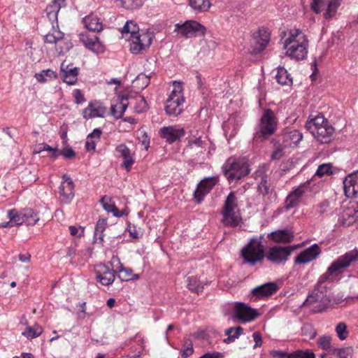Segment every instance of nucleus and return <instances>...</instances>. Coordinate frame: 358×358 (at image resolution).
Here are the masks:
<instances>
[{
	"label": "nucleus",
	"mask_w": 358,
	"mask_h": 358,
	"mask_svg": "<svg viewBox=\"0 0 358 358\" xmlns=\"http://www.w3.org/2000/svg\"><path fill=\"white\" fill-rule=\"evenodd\" d=\"M341 1L342 0H312L310 8L317 14L326 10L324 17L326 19H329L336 14Z\"/></svg>",
	"instance_id": "nucleus-11"
},
{
	"label": "nucleus",
	"mask_w": 358,
	"mask_h": 358,
	"mask_svg": "<svg viewBox=\"0 0 358 358\" xmlns=\"http://www.w3.org/2000/svg\"><path fill=\"white\" fill-rule=\"evenodd\" d=\"M100 201L103 209L108 213H112L115 217H120L124 215L123 212H120L110 197L104 196L101 199Z\"/></svg>",
	"instance_id": "nucleus-33"
},
{
	"label": "nucleus",
	"mask_w": 358,
	"mask_h": 358,
	"mask_svg": "<svg viewBox=\"0 0 358 358\" xmlns=\"http://www.w3.org/2000/svg\"><path fill=\"white\" fill-rule=\"evenodd\" d=\"M41 150H45L51 152V157L57 158L58 157V151L57 148H53L51 146L44 143L43 144V148Z\"/></svg>",
	"instance_id": "nucleus-61"
},
{
	"label": "nucleus",
	"mask_w": 358,
	"mask_h": 358,
	"mask_svg": "<svg viewBox=\"0 0 358 358\" xmlns=\"http://www.w3.org/2000/svg\"><path fill=\"white\" fill-rule=\"evenodd\" d=\"M296 246H273L265 254L266 259L273 264H284Z\"/></svg>",
	"instance_id": "nucleus-10"
},
{
	"label": "nucleus",
	"mask_w": 358,
	"mask_h": 358,
	"mask_svg": "<svg viewBox=\"0 0 358 358\" xmlns=\"http://www.w3.org/2000/svg\"><path fill=\"white\" fill-rule=\"evenodd\" d=\"M122 33L125 37H127V35L129 34V38H131L134 35L140 34L137 24L132 20H129L125 23L122 29Z\"/></svg>",
	"instance_id": "nucleus-39"
},
{
	"label": "nucleus",
	"mask_w": 358,
	"mask_h": 358,
	"mask_svg": "<svg viewBox=\"0 0 358 358\" xmlns=\"http://www.w3.org/2000/svg\"><path fill=\"white\" fill-rule=\"evenodd\" d=\"M259 315L257 311L244 303L238 302L234 307V317L241 322L254 320Z\"/></svg>",
	"instance_id": "nucleus-13"
},
{
	"label": "nucleus",
	"mask_w": 358,
	"mask_h": 358,
	"mask_svg": "<svg viewBox=\"0 0 358 358\" xmlns=\"http://www.w3.org/2000/svg\"><path fill=\"white\" fill-rule=\"evenodd\" d=\"M187 282V287L190 291L197 294L203 291V284L199 282L196 278L189 277Z\"/></svg>",
	"instance_id": "nucleus-45"
},
{
	"label": "nucleus",
	"mask_w": 358,
	"mask_h": 358,
	"mask_svg": "<svg viewBox=\"0 0 358 358\" xmlns=\"http://www.w3.org/2000/svg\"><path fill=\"white\" fill-rule=\"evenodd\" d=\"M358 220V206L351 204L344 207L340 215L338 222L345 227H348L355 223Z\"/></svg>",
	"instance_id": "nucleus-19"
},
{
	"label": "nucleus",
	"mask_w": 358,
	"mask_h": 358,
	"mask_svg": "<svg viewBox=\"0 0 358 358\" xmlns=\"http://www.w3.org/2000/svg\"><path fill=\"white\" fill-rule=\"evenodd\" d=\"M80 40L87 49L94 53H102L105 50L103 45L100 42L97 36L94 34H80Z\"/></svg>",
	"instance_id": "nucleus-17"
},
{
	"label": "nucleus",
	"mask_w": 358,
	"mask_h": 358,
	"mask_svg": "<svg viewBox=\"0 0 358 358\" xmlns=\"http://www.w3.org/2000/svg\"><path fill=\"white\" fill-rule=\"evenodd\" d=\"M60 154L66 159H72L76 156L75 151L69 147L62 149Z\"/></svg>",
	"instance_id": "nucleus-59"
},
{
	"label": "nucleus",
	"mask_w": 358,
	"mask_h": 358,
	"mask_svg": "<svg viewBox=\"0 0 358 358\" xmlns=\"http://www.w3.org/2000/svg\"><path fill=\"white\" fill-rule=\"evenodd\" d=\"M267 236L275 243L283 244L289 243L294 239L293 231L287 229L272 231Z\"/></svg>",
	"instance_id": "nucleus-26"
},
{
	"label": "nucleus",
	"mask_w": 358,
	"mask_h": 358,
	"mask_svg": "<svg viewBox=\"0 0 358 358\" xmlns=\"http://www.w3.org/2000/svg\"><path fill=\"white\" fill-rule=\"evenodd\" d=\"M278 286L275 282H267L257 286L252 289L251 292L252 298L255 297L254 300L271 296L278 289Z\"/></svg>",
	"instance_id": "nucleus-21"
},
{
	"label": "nucleus",
	"mask_w": 358,
	"mask_h": 358,
	"mask_svg": "<svg viewBox=\"0 0 358 358\" xmlns=\"http://www.w3.org/2000/svg\"><path fill=\"white\" fill-rule=\"evenodd\" d=\"M194 352L193 345L192 341L187 339L184 343V349L181 352L180 355L182 358H187L192 355Z\"/></svg>",
	"instance_id": "nucleus-52"
},
{
	"label": "nucleus",
	"mask_w": 358,
	"mask_h": 358,
	"mask_svg": "<svg viewBox=\"0 0 358 358\" xmlns=\"http://www.w3.org/2000/svg\"><path fill=\"white\" fill-rule=\"evenodd\" d=\"M185 134V129L176 126L164 127L159 130L160 136L169 143L179 141Z\"/></svg>",
	"instance_id": "nucleus-18"
},
{
	"label": "nucleus",
	"mask_w": 358,
	"mask_h": 358,
	"mask_svg": "<svg viewBox=\"0 0 358 358\" xmlns=\"http://www.w3.org/2000/svg\"><path fill=\"white\" fill-rule=\"evenodd\" d=\"M271 34L268 29L261 27L253 35L250 43V52L252 55H257L263 51L270 41Z\"/></svg>",
	"instance_id": "nucleus-12"
},
{
	"label": "nucleus",
	"mask_w": 358,
	"mask_h": 358,
	"mask_svg": "<svg viewBox=\"0 0 358 358\" xmlns=\"http://www.w3.org/2000/svg\"><path fill=\"white\" fill-rule=\"evenodd\" d=\"M141 5V0H122L120 6L126 9H134Z\"/></svg>",
	"instance_id": "nucleus-53"
},
{
	"label": "nucleus",
	"mask_w": 358,
	"mask_h": 358,
	"mask_svg": "<svg viewBox=\"0 0 358 358\" xmlns=\"http://www.w3.org/2000/svg\"><path fill=\"white\" fill-rule=\"evenodd\" d=\"M350 353L351 350L350 348H335L332 352V354L336 355L338 358H349Z\"/></svg>",
	"instance_id": "nucleus-55"
},
{
	"label": "nucleus",
	"mask_w": 358,
	"mask_h": 358,
	"mask_svg": "<svg viewBox=\"0 0 358 358\" xmlns=\"http://www.w3.org/2000/svg\"><path fill=\"white\" fill-rule=\"evenodd\" d=\"M73 95L75 99V103L76 104H81L86 101L81 90L79 89L74 90L73 92Z\"/></svg>",
	"instance_id": "nucleus-58"
},
{
	"label": "nucleus",
	"mask_w": 358,
	"mask_h": 358,
	"mask_svg": "<svg viewBox=\"0 0 358 358\" xmlns=\"http://www.w3.org/2000/svg\"><path fill=\"white\" fill-rule=\"evenodd\" d=\"M63 181L59 187V199L62 203H69L74 196L73 180L66 175L62 176Z\"/></svg>",
	"instance_id": "nucleus-15"
},
{
	"label": "nucleus",
	"mask_w": 358,
	"mask_h": 358,
	"mask_svg": "<svg viewBox=\"0 0 358 358\" xmlns=\"http://www.w3.org/2000/svg\"><path fill=\"white\" fill-rule=\"evenodd\" d=\"M302 138V134L296 129H288L281 134L282 143L285 148L296 146Z\"/></svg>",
	"instance_id": "nucleus-24"
},
{
	"label": "nucleus",
	"mask_w": 358,
	"mask_h": 358,
	"mask_svg": "<svg viewBox=\"0 0 358 358\" xmlns=\"http://www.w3.org/2000/svg\"><path fill=\"white\" fill-rule=\"evenodd\" d=\"M148 109V105L144 96H136L135 98L134 111L137 113L145 112Z\"/></svg>",
	"instance_id": "nucleus-43"
},
{
	"label": "nucleus",
	"mask_w": 358,
	"mask_h": 358,
	"mask_svg": "<svg viewBox=\"0 0 358 358\" xmlns=\"http://www.w3.org/2000/svg\"><path fill=\"white\" fill-rule=\"evenodd\" d=\"M306 128L321 143H328L332 139L334 128L322 115L309 117L306 122Z\"/></svg>",
	"instance_id": "nucleus-3"
},
{
	"label": "nucleus",
	"mask_w": 358,
	"mask_h": 358,
	"mask_svg": "<svg viewBox=\"0 0 358 358\" xmlns=\"http://www.w3.org/2000/svg\"><path fill=\"white\" fill-rule=\"evenodd\" d=\"M22 216L25 224L28 225H35L39 220V217L31 208H24L22 210Z\"/></svg>",
	"instance_id": "nucleus-38"
},
{
	"label": "nucleus",
	"mask_w": 358,
	"mask_h": 358,
	"mask_svg": "<svg viewBox=\"0 0 358 358\" xmlns=\"http://www.w3.org/2000/svg\"><path fill=\"white\" fill-rule=\"evenodd\" d=\"M357 262H358V250L356 249L339 256L331 263L327 271L320 277L315 289L308 296L303 306L313 305V310L315 313L325 310L332 301V296L330 289L324 282L329 280L331 276H337L342 273L345 268Z\"/></svg>",
	"instance_id": "nucleus-1"
},
{
	"label": "nucleus",
	"mask_w": 358,
	"mask_h": 358,
	"mask_svg": "<svg viewBox=\"0 0 358 358\" xmlns=\"http://www.w3.org/2000/svg\"><path fill=\"white\" fill-rule=\"evenodd\" d=\"M305 192V185H300L297 188H296L294 190H293L291 193L293 194L294 196H296L298 199H300V198L302 196V195Z\"/></svg>",
	"instance_id": "nucleus-62"
},
{
	"label": "nucleus",
	"mask_w": 358,
	"mask_h": 358,
	"mask_svg": "<svg viewBox=\"0 0 358 358\" xmlns=\"http://www.w3.org/2000/svg\"><path fill=\"white\" fill-rule=\"evenodd\" d=\"M222 172L229 182L240 180L250 173V169L244 159L229 157L222 166Z\"/></svg>",
	"instance_id": "nucleus-4"
},
{
	"label": "nucleus",
	"mask_w": 358,
	"mask_h": 358,
	"mask_svg": "<svg viewBox=\"0 0 358 358\" xmlns=\"http://www.w3.org/2000/svg\"><path fill=\"white\" fill-rule=\"evenodd\" d=\"M106 113V108L102 103L94 101L90 102L83 110V116L88 120L94 117H103Z\"/></svg>",
	"instance_id": "nucleus-23"
},
{
	"label": "nucleus",
	"mask_w": 358,
	"mask_h": 358,
	"mask_svg": "<svg viewBox=\"0 0 358 358\" xmlns=\"http://www.w3.org/2000/svg\"><path fill=\"white\" fill-rule=\"evenodd\" d=\"M277 127L278 120L274 113L270 108L266 109L260 118L258 129L254 135V140L261 142L268 139L275 132Z\"/></svg>",
	"instance_id": "nucleus-5"
},
{
	"label": "nucleus",
	"mask_w": 358,
	"mask_h": 358,
	"mask_svg": "<svg viewBox=\"0 0 358 358\" xmlns=\"http://www.w3.org/2000/svg\"><path fill=\"white\" fill-rule=\"evenodd\" d=\"M317 211L320 215H324L326 213H327L330 208V203L328 200H324L322 201L317 206Z\"/></svg>",
	"instance_id": "nucleus-57"
},
{
	"label": "nucleus",
	"mask_w": 358,
	"mask_h": 358,
	"mask_svg": "<svg viewBox=\"0 0 358 358\" xmlns=\"http://www.w3.org/2000/svg\"><path fill=\"white\" fill-rule=\"evenodd\" d=\"M35 78L39 83H45L47 80V78L50 79L56 78L57 73L52 69L43 70L40 73H36Z\"/></svg>",
	"instance_id": "nucleus-42"
},
{
	"label": "nucleus",
	"mask_w": 358,
	"mask_h": 358,
	"mask_svg": "<svg viewBox=\"0 0 358 358\" xmlns=\"http://www.w3.org/2000/svg\"><path fill=\"white\" fill-rule=\"evenodd\" d=\"M8 222L0 223V228L12 227L15 225H21L25 223L22 211L17 212L15 209H11L8 211Z\"/></svg>",
	"instance_id": "nucleus-30"
},
{
	"label": "nucleus",
	"mask_w": 358,
	"mask_h": 358,
	"mask_svg": "<svg viewBox=\"0 0 358 358\" xmlns=\"http://www.w3.org/2000/svg\"><path fill=\"white\" fill-rule=\"evenodd\" d=\"M320 252V247L317 244H313L296 257L294 262L296 264L309 263L315 259Z\"/></svg>",
	"instance_id": "nucleus-22"
},
{
	"label": "nucleus",
	"mask_w": 358,
	"mask_h": 358,
	"mask_svg": "<svg viewBox=\"0 0 358 358\" xmlns=\"http://www.w3.org/2000/svg\"><path fill=\"white\" fill-rule=\"evenodd\" d=\"M259 238H252L251 241L242 249L241 257L244 262L251 266L262 263L265 257L264 247Z\"/></svg>",
	"instance_id": "nucleus-7"
},
{
	"label": "nucleus",
	"mask_w": 358,
	"mask_h": 358,
	"mask_svg": "<svg viewBox=\"0 0 358 358\" xmlns=\"http://www.w3.org/2000/svg\"><path fill=\"white\" fill-rule=\"evenodd\" d=\"M345 194L352 197L358 194V171L350 174L343 180Z\"/></svg>",
	"instance_id": "nucleus-28"
},
{
	"label": "nucleus",
	"mask_w": 358,
	"mask_h": 358,
	"mask_svg": "<svg viewBox=\"0 0 358 358\" xmlns=\"http://www.w3.org/2000/svg\"><path fill=\"white\" fill-rule=\"evenodd\" d=\"M331 169L332 166L330 164H323L322 165H320L315 173V176L322 177L324 175H331L333 174Z\"/></svg>",
	"instance_id": "nucleus-51"
},
{
	"label": "nucleus",
	"mask_w": 358,
	"mask_h": 358,
	"mask_svg": "<svg viewBox=\"0 0 358 358\" xmlns=\"http://www.w3.org/2000/svg\"><path fill=\"white\" fill-rule=\"evenodd\" d=\"M234 331H236V335H233V336L227 337V338H225L224 340V342L225 343L228 344L234 342L236 338L239 337V336H241L243 334V329L241 327L238 326L234 327Z\"/></svg>",
	"instance_id": "nucleus-56"
},
{
	"label": "nucleus",
	"mask_w": 358,
	"mask_h": 358,
	"mask_svg": "<svg viewBox=\"0 0 358 358\" xmlns=\"http://www.w3.org/2000/svg\"><path fill=\"white\" fill-rule=\"evenodd\" d=\"M206 31V27L195 20H187L182 24L175 25L174 31L185 38H192L196 36H203Z\"/></svg>",
	"instance_id": "nucleus-9"
},
{
	"label": "nucleus",
	"mask_w": 358,
	"mask_h": 358,
	"mask_svg": "<svg viewBox=\"0 0 358 358\" xmlns=\"http://www.w3.org/2000/svg\"><path fill=\"white\" fill-rule=\"evenodd\" d=\"M182 83L174 81L173 90L166 100L165 110L169 115L178 116L182 111L185 98L182 92Z\"/></svg>",
	"instance_id": "nucleus-8"
},
{
	"label": "nucleus",
	"mask_w": 358,
	"mask_h": 358,
	"mask_svg": "<svg viewBox=\"0 0 358 358\" xmlns=\"http://www.w3.org/2000/svg\"><path fill=\"white\" fill-rule=\"evenodd\" d=\"M60 69L64 82L68 85L76 84L78 80V68L74 67L72 64H66L65 62H62Z\"/></svg>",
	"instance_id": "nucleus-25"
},
{
	"label": "nucleus",
	"mask_w": 358,
	"mask_h": 358,
	"mask_svg": "<svg viewBox=\"0 0 358 358\" xmlns=\"http://www.w3.org/2000/svg\"><path fill=\"white\" fill-rule=\"evenodd\" d=\"M299 199H298L296 196H294L293 194L290 193L286 198L285 202V207L287 209H290L292 208H294L296 206L299 202Z\"/></svg>",
	"instance_id": "nucleus-54"
},
{
	"label": "nucleus",
	"mask_w": 358,
	"mask_h": 358,
	"mask_svg": "<svg viewBox=\"0 0 358 358\" xmlns=\"http://www.w3.org/2000/svg\"><path fill=\"white\" fill-rule=\"evenodd\" d=\"M308 40L306 35L299 29L289 31V35L284 42L283 48L286 55L296 61L305 59L308 54Z\"/></svg>",
	"instance_id": "nucleus-2"
},
{
	"label": "nucleus",
	"mask_w": 358,
	"mask_h": 358,
	"mask_svg": "<svg viewBox=\"0 0 358 358\" xmlns=\"http://www.w3.org/2000/svg\"><path fill=\"white\" fill-rule=\"evenodd\" d=\"M43 332V329L38 324H35L33 327H27L24 331L22 332V335L28 339H33L39 336Z\"/></svg>",
	"instance_id": "nucleus-40"
},
{
	"label": "nucleus",
	"mask_w": 358,
	"mask_h": 358,
	"mask_svg": "<svg viewBox=\"0 0 358 358\" xmlns=\"http://www.w3.org/2000/svg\"><path fill=\"white\" fill-rule=\"evenodd\" d=\"M101 134H102V131L101 129H99V128L94 129L93 130V131L87 136V138L90 139V138H96L97 139H100Z\"/></svg>",
	"instance_id": "nucleus-64"
},
{
	"label": "nucleus",
	"mask_w": 358,
	"mask_h": 358,
	"mask_svg": "<svg viewBox=\"0 0 358 358\" xmlns=\"http://www.w3.org/2000/svg\"><path fill=\"white\" fill-rule=\"evenodd\" d=\"M336 332L338 337L341 341L346 339L349 334V332L347 329V325L344 322H340L336 325Z\"/></svg>",
	"instance_id": "nucleus-49"
},
{
	"label": "nucleus",
	"mask_w": 358,
	"mask_h": 358,
	"mask_svg": "<svg viewBox=\"0 0 358 358\" xmlns=\"http://www.w3.org/2000/svg\"><path fill=\"white\" fill-rule=\"evenodd\" d=\"M83 22L85 27L89 31L99 32L103 29L102 23L100 22L99 19L94 15L86 16L83 18Z\"/></svg>",
	"instance_id": "nucleus-32"
},
{
	"label": "nucleus",
	"mask_w": 358,
	"mask_h": 358,
	"mask_svg": "<svg viewBox=\"0 0 358 358\" xmlns=\"http://www.w3.org/2000/svg\"><path fill=\"white\" fill-rule=\"evenodd\" d=\"M277 82L282 85H290L292 84V78L287 71L283 67H279L275 75Z\"/></svg>",
	"instance_id": "nucleus-37"
},
{
	"label": "nucleus",
	"mask_w": 358,
	"mask_h": 358,
	"mask_svg": "<svg viewBox=\"0 0 358 358\" xmlns=\"http://www.w3.org/2000/svg\"><path fill=\"white\" fill-rule=\"evenodd\" d=\"M64 1L65 0H52L45 8L47 17L51 24H55L57 27H58V13L62 7V4L64 3Z\"/></svg>",
	"instance_id": "nucleus-29"
},
{
	"label": "nucleus",
	"mask_w": 358,
	"mask_h": 358,
	"mask_svg": "<svg viewBox=\"0 0 358 358\" xmlns=\"http://www.w3.org/2000/svg\"><path fill=\"white\" fill-rule=\"evenodd\" d=\"M129 40L131 41L130 51L135 55L141 53L150 45L152 42V38L148 33L134 35L131 38H129Z\"/></svg>",
	"instance_id": "nucleus-14"
},
{
	"label": "nucleus",
	"mask_w": 358,
	"mask_h": 358,
	"mask_svg": "<svg viewBox=\"0 0 358 358\" xmlns=\"http://www.w3.org/2000/svg\"><path fill=\"white\" fill-rule=\"evenodd\" d=\"M150 77L144 73L139 74L134 80V83L140 89L145 88L150 83Z\"/></svg>",
	"instance_id": "nucleus-46"
},
{
	"label": "nucleus",
	"mask_w": 358,
	"mask_h": 358,
	"mask_svg": "<svg viewBox=\"0 0 358 358\" xmlns=\"http://www.w3.org/2000/svg\"><path fill=\"white\" fill-rule=\"evenodd\" d=\"M107 226V220L106 219H99L96 224L94 236H99V238L101 241H103V231L106 229Z\"/></svg>",
	"instance_id": "nucleus-48"
},
{
	"label": "nucleus",
	"mask_w": 358,
	"mask_h": 358,
	"mask_svg": "<svg viewBox=\"0 0 358 358\" xmlns=\"http://www.w3.org/2000/svg\"><path fill=\"white\" fill-rule=\"evenodd\" d=\"M128 231L131 237L134 238H138L142 236V232L140 229H137L136 227L134 225H129L128 228Z\"/></svg>",
	"instance_id": "nucleus-60"
},
{
	"label": "nucleus",
	"mask_w": 358,
	"mask_h": 358,
	"mask_svg": "<svg viewBox=\"0 0 358 358\" xmlns=\"http://www.w3.org/2000/svg\"><path fill=\"white\" fill-rule=\"evenodd\" d=\"M118 156L123 159L121 166L129 171L131 166L134 163V155L131 154L130 149L124 143L118 145L115 148Z\"/></svg>",
	"instance_id": "nucleus-27"
},
{
	"label": "nucleus",
	"mask_w": 358,
	"mask_h": 358,
	"mask_svg": "<svg viewBox=\"0 0 358 358\" xmlns=\"http://www.w3.org/2000/svg\"><path fill=\"white\" fill-rule=\"evenodd\" d=\"M287 358H315V355L311 351L296 350L290 353Z\"/></svg>",
	"instance_id": "nucleus-50"
},
{
	"label": "nucleus",
	"mask_w": 358,
	"mask_h": 358,
	"mask_svg": "<svg viewBox=\"0 0 358 358\" xmlns=\"http://www.w3.org/2000/svg\"><path fill=\"white\" fill-rule=\"evenodd\" d=\"M222 222L227 227H236L241 221V217L238 213L237 199L234 192H231L225 201L222 211Z\"/></svg>",
	"instance_id": "nucleus-6"
},
{
	"label": "nucleus",
	"mask_w": 358,
	"mask_h": 358,
	"mask_svg": "<svg viewBox=\"0 0 358 358\" xmlns=\"http://www.w3.org/2000/svg\"><path fill=\"white\" fill-rule=\"evenodd\" d=\"M130 98L129 94H122L120 96V102L117 105H112L110 107V113L116 119H120L122 117L124 111L127 108L129 102L127 101Z\"/></svg>",
	"instance_id": "nucleus-31"
},
{
	"label": "nucleus",
	"mask_w": 358,
	"mask_h": 358,
	"mask_svg": "<svg viewBox=\"0 0 358 358\" xmlns=\"http://www.w3.org/2000/svg\"><path fill=\"white\" fill-rule=\"evenodd\" d=\"M206 142L202 141L201 136H191L187 138V146L191 149L199 148L201 150L199 152L203 153L202 149L205 147Z\"/></svg>",
	"instance_id": "nucleus-41"
},
{
	"label": "nucleus",
	"mask_w": 358,
	"mask_h": 358,
	"mask_svg": "<svg viewBox=\"0 0 358 358\" xmlns=\"http://www.w3.org/2000/svg\"><path fill=\"white\" fill-rule=\"evenodd\" d=\"M258 191L263 195H268L272 192L273 189L271 187L270 183L268 182L266 175L262 177L261 181L258 185Z\"/></svg>",
	"instance_id": "nucleus-44"
},
{
	"label": "nucleus",
	"mask_w": 358,
	"mask_h": 358,
	"mask_svg": "<svg viewBox=\"0 0 358 358\" xmlns=\"http://www.w3.org/2000/svg\"><path fill=\"white\" fill-rule=\"evenodd\" d=\"M218 182L217 177H209L201 180L194 192V197L198 203H201L204 196L210 192Z\"/></svg>",
	"instance_id": "nucleus-16"
},
{
	"label": "nucleus",
	"mask_w": 358,
	"mask_h": 358,
	"mask_svg": "<svg viewBox=\"0 0 358 358\" xmlns=\"http://www.w3.org/2000/svg\"><path fill=\"white\" fill-rule=\"evenodd\" d=\"M59 27H57L55 24H52V31L47 34L44 40L48 43H57L64 38V33L58 29Z\"/></svg>",
	"instance_id": "nucleus-35"
},
{
	"label": "nucleus",
	"mask_w": 358,
	"mask_h": 358,
	"mask_svg": "<svg viewBox=\"0 0 358 358\" xmlns=\"http://www.w3.org/2000/svg\"><path fill=\"white\" fill-rule=\"evenodd\" d=\"M115 272L105 264H100L95 270L96 278L101 285L108 286L114 282Z\"/></svg>",
	"instance_id": "nucleus-20"
},
{
	"label": "nucleus",
	"mask_w": 358,
	"mask_h": 358,
	"mask_svg": "<svg viewBox=\"0 0 358 358\" xmlns=\"http://www.w3.org/2000/svg\"><path fill=\"white\" fill-rule=\"evenodd\" d=\"M117 272L119 273L117 277L121 281H129L131 280H136L139 278L138 274H134L133 270L130 268H126L122 264L117 268Z\"/></svg>",
	"instance_id": "nucleus-36"
},
{
	"label": "nucleus",
	"mask_w": 358,
	"mask_h": 358,
	"mask_svg": "<svg viewBox=\"0 0 358 358\" xmlns=\"http://www.w3.org/2000/svg\"><path fill=\"white\" fill-rule=\"evenodd\" d=\"M222 357H223V355L221 352H213L211 353H210V352L206 353L199 358H222Z\"/></svg>",
	"instance_id": "nucleus-63"
},
{
	"label": "nucleus",
	"mask_w": 358,
	"mask_h": 358,
	"mask_svg": "<svg viewBox=\"0 0 358 358\" xmlns=\"http://www.w3.org/2000/svg\"><path fill=\"white\" fill-rule=\"evenodd\" d=\"M331 338L330 336H322L319 338L318 344L323 350L332 353L335 348L331 345Z\"/></svg>",
	"instance_id": "nucleus-47"
},
{
	"label": "nucleus",
	"mask_w": 358,
	"mask_h": 358,
	"mask_svg": "<svg viewBox=\"0 0 358 358\" xmlns=\"http://www.w3.org/2000/svg\"><path fill=\"white\" fill-rule=\"evenodd\" d=\"M189 6L196 13H205L211 7L210 0H188Z\"/></svg>",
	"instance_id": "nucleus-34"
}]
</instances>
